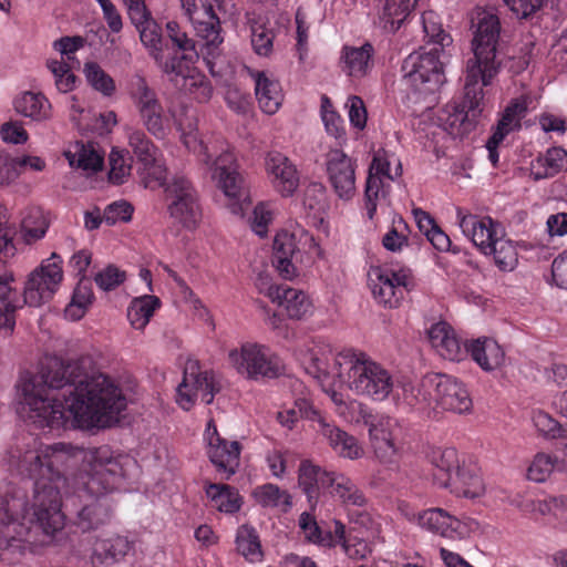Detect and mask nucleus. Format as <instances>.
Here are the masks:
<instances>
[{
  "mask_svg": "<svg viewBox=\"0 0 567 567\" xmlns=\"http://www.w3.org/2000/svg\"><path fill=\"white\" fill-rule=\"evenodd\" d=\"M328 488L329 494L342 505L363 507L368 499L358 485L344 473L334 471Z\"/></svg>",
  "mask_w": 567,
  "mask_h": 567,
  "instance_id": "obj_33",
  "label": "nucleus"
},
{
  "mask_svg": "<svg viewBox=\"0 0 567 567\" xmlns=\"http://www.w3.org/2000/svg\"><path fill=\"white\" fill-rule=\"evenodd\" d=\"M373 55L374 48L369 42L361 47L344 45L340 56L341 70L351 78H364L373 68Z\"/></svg>",
  "mask_w": 567,
  "mask_h": 567,
  "instance_id": "obj_30",
  "label": "nucleus"
},
{
  "mask_svg": "<svg viewBox=\"0 0 567 567\" xmlns=\"http://www.w3.org/2000/svg\"><path fill=\"white\" fill-rule=\"evenodd\" d=\"M417 523L427 532L444 538L456 539L463 535L460 519L440 507L429 508L420 513Z\"/></svg>",
  "mask_w": 567,
  "mask_h": 567,
  "instance_id": "obj_25",
  "label": "nucleus"
},
{
  "mask_svg": "<svg viewBox=\"0 0 567 567\" xmlns=\"http://www.w3.org/2000/svg\"><path fill=\"white\" fill-rule=\"evenodd\" d=\"M161 300L154 295L134 298L127 307V319L136 330H143L161 307Z\"/></svg>",
  "mask_w": 567,
  "mask_h": 567,
  "instance_id": "obj_37",
  "label": "nucleus"
},
{
  "mask_svg": "<svg viewBox=\"0 0 567 567\" xmlns=\"http://www.w3.org/2000/svg\"><path fill=\"white\" fill-rule=\"evenodd\" d=\"M468 355L485 372L501 369L506 354L502 346L493 338L480 337L467 343Z\"/></svg>",
  "mask_w": 567,
  "mask_h": 567,
  "instance_id": "obj_24",
  "label": "nucleus"
},
{
  "mask_svg": "<svg viewBox=\"0 0 567 567\" xmlns=\"http://www.w3.org/2000/svg\"><path fill=\"white\" fill-rule=\"evenodd\" d=\"M501 22L496 14L483 13L472 40L473 58L467 61L463 104H449L439 116L450 135L462 137L473 128L482 112L484 86H489L509 61L499 43Z\"/></svg>",
  "mask_w": 567,
  "mask_h": 567,
  "instance_id": "obj_3",
  "label": "nucleus"
},
{
  "mask_svg": "<svg viewBox=\"0 0 567 567\" xmlns=\"http://www.w3.org/2000/svg\"><path fill=\"white\" fill-rule=\"evenodd\" d=\"M181 131L185 147L197 154L198 159L213 171V177L217 179L218 187L230 200V212L235 215L243 214L248 195L234 153L228 147L224 148V142L219 140L214 143L204 142L196 130L185 132L181 128Z\"/></svg>",
  "mask_w": 567,
  "mask_h": 567,
  "instance_id": "obj_5",
  "label": "nucleus"
},
{
  "mask_svg": "<svg viewBox=\"0 0 567 567\" xmlns=\"http://www.w3.org/2000/svg\"><path fill=\"white\" fill-rule=\"evenodd\" d=\"M319 426L320 433L328 440L337 454L350 460L359 458L362 455V449L354 436L328 423L324 417H319Z\"/></svg>",
  "mask_w": 567,
  "mask_h": 567,
  "instance_id": "obj_32",
  "label": "nucleus"
},
{
  "mask_svg": "<svg viewBox=\"0 0 567 567\" xmlns=\"http://www.w3.org/2000/svg\"><path fill=\"white\" fill-rule=\"evenodd\" d=\"M237 550L249 561H259L262 550L256 529L248 525H241L236 535Z\"/></svg>",
  "mask_w": 567,
  "mask_h": 567,
  "instance_id": "obj_47",
  "label": "nucleus"
},
{
  "mask_svg": "<svg viewBox=\"0 0 567 567\" xmlns=\"http://www.w3.org/2000/svg\"><path fill=\"white\" fill-rule=\"evenodd\" d=\"M13 106L17 113L35 122L51 117V103L42 93L22 92L14 99Z\"/></svg>",
  "mask_w": 567,
  "mask_h": 567,
  "instance_id": "obj_34",
  "label": "nucleus"
},
{
  "mask_svg": "<svg viewBox=\"0 0 567 567\" xmlns=\"http://www.w3.org/2000/svg\"><path fill=\"white\" fill-rule=\"evenodd\" d=\"M560 465L561 462L557 456L543 452L537 453L527 470V477L530 481L543 483L555 470H559Z\"/></svg>",
  "mask_w": 567,
  "mask_h": 567,
  "instance_id": "obj_49",
  "label": "nucleus"
},
{
  "mask_svg": "<svg viewBox=\"0 0 567 567\" xmlns=\"http://www.w3.org/2000/svg\"><path fill=\"white\" fill-rule=\"evenodd\" d=\"M137 29L142 43L147 48L150 55L163 72L164 53L162 27L152 19L141 24V27H137Z\"/></svg>",
  "mask_w": 567,
  "mask_h": 567,
  "instance_id": "obj_43",
  "label": "nucleus"
},
{
  "mask_svg": "<svg viewBox=\"0 0 567 567\" xmlns=\"http://www.w3.org/2000/svg\"><path fill=\"white\" fill-rule=\"evenodd\" d=\"M431 464L434 466L433 481L444 487L454 476L455 472L462 467L458 460V453L454 447L437 449L430 456Z\"/></svg>",
  "mask_w": 567,
  "mask_h": 567,
  "instance_id": "obj_35",
  "label": "nucleus"
},
{
  "mask_svg": "<svg viewBox=\"0 0 567 567\" xmlns=\"http://www.w3.org/2000/svg\"><path fill=\"white\" fill-rule=\"evenodd\" d=\"M390 165V155L385 151L379 150L373 155L369 167V173L375 174L380 177H385L388 181H394L395 177L400 176L402 173L401 163L398 161V166L394 174L391 173Z\"/></svg>",
  "mask_w": 567,
  "mask_h": 567,
  "instance_id": "obj_58",
  "label": "nucleus"
},
{
  "mask_svg": "<svg viewBox=\"0 0 567 567\" xmlns=\"http://www.w3.org/2000/svg\"><path fill=\"white\" fill-rule=\"evenodd\" d=\"M133 206L125 202L118 200L107 205L103 213V219L107 225H115L118 221H130L133 215Z\"/></svg>",
  "mask_w": 567,
  "mask_h": 567,
  "instance_id": "obj_59",
  "label": "nucleus"
},
{
  "mask_svg": "<svg viewBox=\"0 0 567 567\" xmlns=\"http://www.w3.org/2000/svg\"><path fill=\"white\" fill-rule=\"evenodd\" d=\"M357 161L340 148H331L326 155V174L336 195L342 200H350L357 193Z\"/></svg>",
  "mask_w": 567,
  "mask_h": 567,
  "instance_id": "obj_18",
  "label": "nucleus"
},
{
  "mask_svg": "<svg viewBox=\"0 0 567 567\" xmlns=\"http://www.w3.org/2000/svg\"><path fill=\"white\" fill-rule=\"evenodd\" d=\"M421 20L425 38L429 39L426 43L427 48L439 47L441 52L447 51L452 45L453 39L444 31L439 14L432 10L424 11L421 16Z\"/></svg>",
  "mask_w": 567,
  "mask_h": 567,
  "instance_id": "obj_41",
  "label": "nucleus"
},
{
  "mask_svg": "<svg viewBox=\"0 0 567 567\" xmlns=\"http://www.w3.org/2000/svg\"><path fill=\"white\" fill-rule=\"evenodd\" d=\"M94 300L92 284L86 278H81L75 287L71 301L65 307V317L76 321L84 317Z\"/></svg>",
  "mask_w": 567,
  "mask_h": 567,
  "instance_id": "obj_42",
  "label": "nucleus"
},
{
  "mask_svg": "<svg viewBox=\"0 0 567 567\" xmlns=\"http://www.w3.org/2000/svg\"><path fill=\"white\" fill-rule=\"evenodd\" d=\"M346 107L351 125L358 130H363L368 118L363 100L358 95H351L347 100Z\"/></svg>",
  "mask_w": 567,
  "mask_h": 567,
  "instance_id": "obj_60",
  "label": "nucleus"
},
{
  "mask_svg": "<svg viewBox=\"0 0 567 567\" xmlns=\"http://www.w3.org/2000/svg\"><path fill=\"white\" fill-rule=\"evenodd\" d=\"M546 0H504L517 19H527L539 10Z\"/></svg>",
  "mask_w": 567,
  "mask_h": 567,
  "instance_id": "obj_62",
  "label": "nucleus"
},
{
  "mask_svg": "<svg viewBox=\"0 0 567 567\" xmlns=\"http://www.w3.org/2000/svg\"><path fill=\"white\" fill-rule=\"evenodd\" d=\"M321 116L329 135L333 136L341 146L347 141V133L343 118L332 110V105L327 96L322 97Z\"/></svg>",
  "mask_w": 567,
  "mask_h": 567,
  "instance_id": "obj_51",
  "label": "nucleus"
},
{
  "mask_svg": "<svg viewBox=\"0 0 567 567\" xmlns=\"http://www.w3.org/2000/svg\"><path fill=\"white\" fill-rule=\"evenodd\" d=\"M252 496L257 504L265 508L281 507L284 512H287L292 506V497L289 492L272 483L257 486Z\"/></svg>",
  "mask_w": 567,
  "mask_h": 567,
  "instance_id": "obj_40",
  "label": "nucleus"
},
{
  "mask_svg": "<svg viewBox=\"0 0 567 567\" xmlns=\"http://www.w3.org/2000/svg\"><path fill=\"white\" fill-rule=\"evenodd\" d=\"M299 527L308 542L319 545H330L331 535L323 534L312 514L303 512L299 517Z\"/></svg>",
  "mask_w": 567,
  "mask_h": 567,
  "instance_id": "obj_56",
  "label": "nucleus"
},
{
  "mask_svg": "<svg viewBox=\"0 0 567 567\" xmlns=\"http://www.w3.org/2000/svg\"><path fill=\"white\" fill-rule=\"evenodd\" d=\"M219 391L212 371L202 370L197 360H187L184 367L183 380L176 389V402L185 411H189L197 399L210 404Z\"/></svg>",
  "mask_w": 567,
  "mask_h": 567,
  "instance_id": "obj_13",
  "label": "nucleus"
},
{
  "mask_svg": "<svg viewBox=\"0 0 567 567\" xmlns=\"http://www.w3.org/2000/svg\"><path fill=\"white\" fill-rule=\"evenodd\" d=\"M9 470L21 475L0 497V546L21 539L40 546L61 545L66 537L62 512V488L72 474L74 525L83 533L111 523L113 504L109 494L127 489L137 462L110 445L83 447L58 442L51 445L35 437L8 451Z\"/></svg>",
  "mask_w": 567,
  "mask_h": 567,
  "instance_id": "obj_1",
  "label": "nucleus"
},
{
  "mask_svg": "<svg viewBox=\"0 0 567 567\" xmlns=\"http://www.w3.org/2000/svg\"><path fill=\"white\" fill-rule=\"evenodd\" d=\"M272 264L285 279L297 275L296 264L301 261V254H318L319 245L308 231L300 229L296 233L286 230L277 233L274 239Z\"/></svg>",
  "mask_w": 567,
  "mask_h": 567,
  "instance_id": "obj_12",
  "label": "nucleus"
},
{
  "mask_svg": "<svg viewBox=\"0 0 567 567\" xmlns=\"http://www.w3.org/2000/svg\"><path fill=\"white\" fill-rule=\"evenodd\" d=\"M533 423L537 431L550 439L566 437V430L548 413L538 410L533 413Z\"/></svg>",
  "mask_w": 567,
  "mask_h": 567,
  "instance_id": "obj_55",
  "label": "nucleus"
},
{
  "mask_svg": "<svg viewBox=\"0 0 567 567\" xmlns=\"http://www.w3.org/2000/svg\"><path fill=\"white\" fill-rule=\"evenodd\" d=\"M365 420L369 425V435L375 457L386 465L398 464L400 451L399 435L401 426L396 419L391 416H370Z\"/></svg>",
  "mask_w": 567,
  "mask_h": 567,
  "instance_id": "obj_16",
  "label": "nucleus"
},
{
  "mask_svg": "<svg viewBox=\"0 0 567 567\" xmlns=\"http://www.w3.org/2000/svg\"><path fill=\"white\" fill-rule=\"evenodd\" d=\"M411 231L402 217L393 219L391 228L384 234L382 245L386 250L401 251L404 246L419 245L421 238L416 235L410 236Z\"/></svg>",
  "mask_w": 567,
  "mask_h": 567,
  "instance_id": "obj_45",
  "label": "nucleus"
},
{
  "mask_svg": "<svg viewBox=\"0 0 567 567\" xmlns=\"http://www.w3.org/2000/svg\"><path fill=\"white\" fill-rule=\"evenodd\" d=\"M65 158L72 167L83 171L99 172L103 167L104 158L92 144L82 141L75 142L64 152Z\"/></svg>",
  "mask_w": 567,
  "mask_h": 567,
  "instance_id": "obj_36",
  "label": "nucleus"
},
{
  "mask_svg": "<svg viewBox=\"0 0 567 567\" xmlns=\"http://www.w3.org/2000/svg\"><path fill=\"white\" fill-rule=\"evenodd\" d=\"M423 388H433L432 401L444 411L465 414L473 409V401L466 385L455 377L427 375L423 379Z\"/></svg>",
  "mask_w": 567,
  "mask_h": 567,
  "instance_id": "obj_14",
  "label": "nucleus"
},
{
  "mask_svg": "<svg viewBox=\"0 0 567 567\" xmlns=\"http://www.w3.org/2000/svg\"><path fill=\"white\" fill-rule=\"evenodd\" d=\"M567 171V151L560 146L549 147L530 162L529 176L534 181L551 178Z\"/></svg>",
  "mask_w": 567,
  "mask_h": 567,
  "instance_id": "obj_31",
  "label": "nucleus"
},
{
  "mask_svg": "<svg viewBox=\"0 0 567 567\" xmlns=\"http://www.w3.org/2000/svg\"><path fill=\"white\" fill-rule=\"evenodd\" d=\"M126 138L130 148L145 171L153 169L155 179H162L163 167L157 163V147L142 128H126Z\"/></svg>",
  "mask_w": 567,
  "mask_h": 567,
  "instance_id": "obj_27",
  "label": "nucleus"
},
{
  "mask_svg": "<svg viewBox=\"0 0 567 567\" xmlns=\"http://www.w3.org/2000/svg\"><path fill=\"white\" fill-rule=\"evenodd\" d=\"M28 419L38 429H104L127 406L120 382L97 371L91 357L64 361L47 358L22 385Z\"/></svg>",
  "mask_w": 567,
  "mask_h": 567,
  "instance_id": "obj_2",
  "label": "nucleus"
},
{
  "mask_svg": "<svg viewBox=\"0 0 567 567\" xmlns=\"http://www.w3.org/2000/svg\"><path fill=\"white\" fill-rule=\"evenodd\" d=\"M334 471H328L310 460L300 462L298 486L307 497L311 511H315L322 491H328Z\"/></svg>",
  "mask_w": 567,
  "mask_h": 567,
  "instance_id": "obj_22",
  "label": "nucleus"
},
{
  "mask_svg": "<svg viewBox=\"0 0 567 567\" xmlns=\"http://www.w3.org/2000/svg\"><path fill=\"white\" fill-rule=\"evenodd\" d=\"M204 439L210 462L224 478L229 480L239 466L241 444L221 437L213 419L207 422Z\"/></svg>",
  "mask_w": 567,
  "mask_h": 567,
  "instance_id": "obj_17",
  "label": "nucleus"
},
{
  "mask_svg": "<svg viewBox=\"0 0 567 567\" xmlns=\"http://www.w3.org/2000/svg\"><path fill=\"white\" fill-rule=\"evenodd\" d=\"M427 334L432 347L443 359L458 362L468 355L470 340H461L449 323L440 321L432 324Z\"/></svg>",
  "mask_w": 567,
  "mask_h": 567,
  "instance_id": "obj_23",
  "label": "nucleus"
},
{
  "mask_svg": "<svg viewBox=\"0 0 567 567\" xmlns=\"http://www.w3.org/2000/svg\"><path fill=\"white\" fill-rule=\"evenodd\" d=\"M23 306V303L0 301V336H11L16 327V311Z\"/></svg>",
  "mask_w": 567,
  "mask_h": 567,
  "instance_id": "obj_61",
  "label": "nucleus"
},
{
  "mask_svg": "<svg viewBox=\"0 0 567 567\" xmlns=\"http://www.w3.org/2000/svg\"><path fill=\"white\" fill-rule=\"evenodd\" d=\"M85 44V39L81 35L62 37L54 41L53 48L60 52L68 61L74 59L76 51L82 49Z\"/></svg>",
  "mask_w": 567,
  "mask_h": 567,
  "instance_id": "obj_63",
  "label": "nucleus"
},
{
  "mask_svg": "<svg viewBox=\"0 0 567 567\" xmlns=\"http://www.w3.org/2000/svg\"><path fill=\"white\" fill-rule=\"evenodd\" d=\"M443 488L458 497L476 498L483 495L485 486L476 464L462 463V467L455 472L454 476Z\"/></svg>",
  "mask_w": 567,
  "mask_h": 567,
  "instance_id": "obj_28",
  "label": "nucleus"
},
{
  "mask_svg": "<svg viewBox=\"0 0 567 567\" xmlns=\"http://www.w3.org/2000/svg\"><path fill=\"white\" fill-rule=\"evenodd\" d=\"M127 152L124 150L112 148L109 155L110 162V172L109 179L111 183L115 185H121L125 183L127 177L131 174L132 169V158L127 157Z\"/></svg>",
  "mask_w": 567,
  "mask_h": 567,
  "instance_id": "obj_52",
  "label": "nucleus"
},
{
  "mask_svg": "<svg viewBox=\"0 0 567 567\" xmlns=\"http://www.w3.org/2000/svg\"><path fill=\"white\" fill-rule=\"evenodd\" d=\"M62 278V259L56 254H52L40 268L31 272L25 282L23 298H21L12 287L14 281L12 272L1 270L0 301H3V303H23L30 307H40L52 298Z\"/></svg>",
  "mask_w": 567,
  "mask_h": 567,
  "instance_id": "obj_7",
  "label": "nucleus"
},
{
  "mask_svg": "<svg viewBox=\"0 0 567 567\" xmlns=\"http://www.w3.org/2000/svg\"><path fill=\"white\" fill-rule=\"evenodd\" d=\"M430 390H433V388H423V380L420 384L403 383L402 400L411 408L424 409L432 401L433 393H430Z\"/></svg>",
  "mask_w": 567,
  "mask_h": 567,
  "instance_id": "obj_54",
  "label": "nucleus"
},
{
  "mask_svg": "<svg viewBox=\"0 0 567 567\" xmlns=\"http://www.w3.org/2000/svg\"><path fill=\"white\" fill-rule=\"evenodd\" d=\"M260 293L267 296L272 302H276L285 310L288 318L301 320L312 313L313 305L309 296L297 288L287 284L267 285L262 280L258 285Z\"/></svg>",
  "mask_w": 567,
  "mask_h": 567,
  "instance_id": "obj_19",
  "label": "nucleus"
},
{
  "mask_svg": "<svg viewBox=\"0 0 567 567\" xmlns=\"http://www.w3.org/2000/svg\"><path fill=\"white\" fill-rule=\"evenodd\" d=\"M375 279H371L373 298L385 308H398L414 286V277L410 269H377Z\"/></svg>",
  "mask_w": 567,
  "mask_h": 567,
  "instance_id": "obj_15",
  "label": "nucleus"
},
{
  "mask_svg": "<svg viewBox=\"0 0 567 567\" xmlns=\"http://www.w3.org/2000/svg\"><path fill=\"white\" fill-rule=\"evenodd\" d=\"M126 280V272L114 265H109L94 276L96 286L103 291H112Z\"/></svg>",
  "mask_w": 567,
  "mask_h": 567,
  "instance_id": "obj_57",
  "label": "nucleus"
},
{
  "mask_svg": "<svg viewBox=\"0 0 567 567\" xmlns=\"http://www.w3.org/2000/svg\"><path fill=\"white\" fill-rule=\"evenodd\" d=\"M125 91L143 127L155 138L164 140L171 132V115L156 90L144 75L135 73L126 80Z\"/></svg>",
  "mask_w": 567,
  "mask_h": 567,
  "instance_id": "obj_8",
  "label": "nucleus"
},
{
  "mask_svg": "<svg viewBox=\"0 0 567 567\" xmlns=\"http://www.w3.org/2000/svg\"><path fill=\"white\" fill-rule=\"evenodd\" d=\"M164 188L169 216L184 228L195 229L202 218L198 193L192 182L184 175L176 174L168 181L163 168L162 179H156Z\"/></svg>",
  "mask_w": 567,
  "mask_h": 567,
  "instance_id": "obj_10",
  "label": "nucleus"
},
{
  "mask_svg": "<svg viewBox=\"0 0 567 567\" xmlns=\"http://www.w3.org/2000/svg\"><path fill=\"white\" fill-rule=\"evenodd\" d=\"M228 359L236 371L251 380L275 379L282 373L280 358L267 346L245 342L229 351Z\"/></svg>",
  "mask_w": 567,
  "mask_h": 567,
  "instance_id": "obj_11",
  "label": "nucleus"
},
{
  "mask_svg": "<svg viewBox=\"0 0 567 567\" xmlns=\"http://www.w3.org/2000/svg\"><path fill=\"white\" fill-rule=\"evenodd\" d=\"M484 255H492L494 264L501 271H513L518 264V252L514 241L504 238L503 234Z\"/></svg>",
  "mask_w": 567,
  "mask_h": 567,
  "instance_id": "obj_44",
  "label": "nucleus"
},
{
  "mask_svg": "<svg viewBox=\"0 0 567 567\" xmlns=\"http://www.w3.org/2000/svg\"><path fill=\"white\" fill-rule=\"evenodd\" d=\"M250 41L254 52L259 56H269L274 49L275 32L264 23H254L250 27Z\"/></svg>",
  "mask_w": 567,
  "mask_h": 567,
  "instance_id": "obj_53",
  "label": "nucleus"
},
{
  "mask_svg": "<svg viewBox=\"0 0 567 567\" xmlns=\"http://www.w3.org/2000/svg\"><path fill=\"white\" fill-rule=\"evenodd\" d=\"M551 277L557 287L567 289V249L554 259L551 264Z\"/></svg>",
  "mask_w": 567,
  "mask_h": 567,
  "instance_id": "obj_64",
  "label": "nucleus"
},
{
  "mask_svg": "<svg viewBox=\"0 0 567 567\" xmlns=\"http://www.w3.org/2000/svg\"><path fill=\"white\" fill-rule=\"evenodd\" d=\"M206 495L212 506L219 512L234 514L240 509L241 498L238 492L227 484H209L206 487Z\"/></svg>",
  "mask_w": 567,
  "mask_h": 567,
  "instance_id": "obj_38",
  "label": "nucleus"
},
{
  "mask_svg": "<svg viewBox=\"0 0 567 567\" xmlns=\"http://www.w3.org/2000/svg\"><path fill=\"white\" fill-rule=\"evenodd\" d=\"M419 0H384L381 21L386 31L395 32L411 14Z\"/></svg>",
  "mask_w": 567,
  "mask_h": 567,
  "instance_id": "obj_39",
  "label": "nucleus"
},
{
  "mask_svg": "<svg viewBox=\"0 0 567 567\" xmlns=\"http://www.w3.org/2000/svg\"><path fill=\"white\" fill-rule=\"evenodd\" d=\"M258 104L266 114H275L284 101L280 82L265 71L249 70Z\"/></svg>",
  "mask_w": 567,
  "mask_h": 567,
  "instance_id": "obj_26",
  "label": "nucleus"
},
{
  "mask_svg": "<svg viewBox=\"0 0 567 567\" xmlns=\"http://www.w3.org/2000/svg\"><path fill=\"white\" fill-rule=\"evenodd\" d=\"M319 417H322L321 414L306 398L297 399L293 406L282 409L277 414L278 422L289 430H292L300 419H309L319 423Z\"/></svg>",
  "mask_w": 567,
  "mask_h": 567,
  "instance_id": "obj_46",
  "label": "nucleus"
},
{
  "mask_svg": "<svg viewBox=\"0 0 567 567\" xmlns=\"http://www.w3.org/2000/svg\"><path fill=\"white\" fill-rule=\"evenodd\" d=\"M266 173L274 188L284 197L291 196L299 186V174L292 162L279 152H269Z\"/></svg>",
  "mask_w": 567,
  "mask_h": 567,
  "instance_id": "obj_20",
  "label": "nucleus"
},
{
  "mask_svg": "<svg viewBox=\"0 0 567 567\" xmlns=\"http://www.w3.org/2000/svg\"><path fill=\"white\" fill-rule=\"evenodd\" d=\"M458 225L463 234L484 254L499 237L501 226L491 217H480L473 214H463L457 210Z\"/></svg>",
  "mask_w": 567,
  "mask_h": 567,
  "instance_id": "obj_21",
  "label": "nucleus"
},
{
  "mask_svg": "<svg viewBox=\"0 0 567 567\" xmlns=\"http://www.w3.org/2000/svg\"><path fill=\"white\" fill-rule=\"evenodd\" d=\"M527 100L518 97L511 101L497 124L496 132L506 137L507 134L520 127V121L527 113Z\"/></svg>",
  "mask_w": 567,
  "mask_h": 567,
  "instance_id": "obj_48",
  "label": "nucleus"
},
{
  "mask_svg": "<svg viewBox=\"0 0 567 567\" xmlns=\"http://www.w3.org/2000/svg\"><path fill=\"white\" fill-rule=\"evenodd\" d=\"M450 56L449 51L427 45L409 54L402 63L406 84L423 95L434 93L445 81L444 65Z\"/></svg>",
  "mask_w": 567,
  "mask_h": 567,
  "instance_id": "obj_9",
  "label": "nucleus"
},
{
  "mask_svg": "<svg viewBox=\"0 0 567 567\" xmlns=\"http://www.w3.org/2000/svg\"><path fill=\"white\" fill-rule=\"evenodd\" d=\"M84 74L89 84L104 96L110 97L115 93V81L96 62L85 63Z\"/></svg>",
  "mask_w": 567,
  "mask_h": 567,
  "instance_id": "obj_50",
  "label": "nucleus"
},
{
  "mask_svg": "<svg viewBox=\"0 0 567 567\" xmlns=\"http://www.w3.org/2000/svg\"><path fill=\"white\" fill-rule=\"evenodd\" d=\"M176 39L171 40L176 48L174 53L167 59L164 56L163 73L196 101L207 102L213 87L209 80L195 66L199 59L196 42L184 31H181Z\"/></svg>",
  "mask_w": 567,
  "mask_h": 567,
  "instance_id": "obj_6",
  "label": "nucleus"
},
{
  "mask_svg": "<svg viewBox=\"0 0 567 567\" xmlns=\"http://www.w3.org/2000/svg\"><path fill=\"white\" fill-rule=\"evenodd\" d=\"M305 363L307 372L321 382H344L357 394L373 401H384L394 391L390 371L363 351L343 349L333 354L328 347L311 348Z\"/></svg>",
  "mask_w": 567,
  "mask_h": 567,
  "instance_id": "obj_4",
  "label": "nucleus"
},
{
  "mask_svg": "<svg viewBox=\"0 0 567 567\" xmlns=\"http://www.w3.org/2000/svg\"><path fill=\"white\" fill-rule=\"evenodd\" d=\"M133 544L127 537L113 535L95 542L91 561L94 567L112 566L120 563L132 549Z\"/></svg>",
  "mask_w": 567,
  "mask_h": 567,
  "instance_id": "obj_29",
  "label": "nucleus"
}]
</instances>
